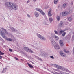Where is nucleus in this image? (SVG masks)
Returning <instances> with one entry per match:
<instances>
[{"instance_id":"1","label":"nucleus","mask_w":74,"mask_h":74,"mask_svg":"<svg viewBox=\"0 0 74 74\" xmlns=\"http://www.w3.org/2000/svg\"><path fill=\"white\" fill-rule=\"evenodd\" d=\"M5 5L7 7H10L11 10H17L18 9L17 5L11 2H7L5 3Z\"/></svg>"},{"instance_id":"2","label":"nucleus","mask_w":74,"mask_h":74,"mask_svg":"<svg viewBox=\"0 0 74 74\" xmlns=\"http://www.w3.org/2000/svg\"><path fill=\"white\" fill-rule=\"evenodd\" d=\"M1 29H2V31L0 29V33H1V34L3 38L6 40V39H7V37L5 36H4V35H5L6 34H8V32H7L6 29H5L3 28H1Z\"/></svg>"},{"instance_id":"3","label":"nucleus","mask_w":74,"mask_h":74,"mask_svg":"<svg viewBox=\"0 0 74 74\" xmlns=\"http://www.w3.org/2000/svg\"><path fill=\"white\" fill-rule=\"evenodd\" d=\"M69 13L70 12H63L62 13V15L63 16H66V15H68V14H69Z\"/></svg>"},{"instance_id":"4","label":"nucleus","mask_w":74,"mask_h":74,"mask_svg":"<svg viewBox=\"0 0 74 74\" xmlns=\"http://www.w3.org/2000/svg\"><path fill=\"white\" fill-rule=\"evenodd\" d=\"M24 49L26 51V52H31V53H33V51L32 50H31L30 49H29V48L27 47H24Z\"/></svg>"},{"instance_id":"5","label":"nucleus","mask_w":74,"mask_h":74,"mask_svg":"<svg viewBox=\"0 0 74 74\" xmlns=\"http://www.w3.org/2000/svg\"><path fill=\"white\" fill-rule=\"evenodd\" d=\"M35 10L36 11H39V12H40V13H41V14H42V15H45V13L43 12V11H42V10H41L37 8Z\"/></svg>"},{"instance_id":"6","label":"nucleus","mask_w":74,"mask_h":74,"mask_svg":"<svg viewBox=\"0 0 74 74\" xmlns=\"http://www.w3.org/2000/svg\"><path fill=\"white\" fill-rule=\"evenodd\" d=\"M54 46L55 47L56 49H60V48L59 47V46L56 43H55L54 44Z\"/></svg>"},{"instance_id":"7","label":"nucleus","mask_w":74,"mask_h":74,"mask_svg":"<svg viewBox=\"0 0 74 74\" xmlns=\"http://www.w3.org/2000/svg\"><path fill=\"white\" fill-rule=\"evenodd\" d=\"M38 37L39 38H40V39H41L42 40H45L44 38L43 37L41 36L40 35H39Z\"/></svg>"},{"instance_id":"8","label":"nucleus","mask_w":74,"mask_h":74,"mask_svg":"<svg viewBox=\"0 0 74 74\" xmlns=\"http://www.w3.org/2000/svg\"><path fill=\"white\" fill-rule=\"evenodd\" d=\"M59 42L61 46V47H63V42L62 40H60Z\"/></svg>"},{"instance_id":"9","label":"nucleus","mask_w":74,"mask_h":74,"mask_svg":"<svg viewBox=\"0 0 74 74\" xmlns=\"http://www.w3.org/2000/svg\"><path fill=\"white\" fill-rule=\"evenodd\" d=\"M60 54L61 56H64V57H66V55L64 53H63L62 52H60Z\"/></svg>"},{"instance_id":"10","label":"nucleus","mask_w":74,"mask_h":74,"mask_svg":"<svg viewBox=\"0 0 74 74\" xmlns=\"http://www.w3.org/2000/svg\"><path fill=\"white\" fill-rule=\"evenodd\" d=\"M51 10H49L48 15L49 16H52V15L51 14Z\"/></svg>"},{"instance_id":"11","label":"nucleus","mask_w":74,"mask_h":74,"mask_svg":"<svg viewBox=\"0 0 74 74\" xmlns=\"http://www.w3.org/2000/svg\"><path fill=\"white\" fill-rule=\"evenodd\" d=\"M27 64L30 68H33V66L32 65H31V64H30L28 63Z\"/></svg>"},{"instance_id":"12","label":"nucleus","mask_w":74,"mask_h":74,"mask_svg":"<svg viewBox=\"0 0 74 74\" xmlns=\"http://www.w3.org/2000/svg\"><path fill=\"white\" fill-rule=\"evenodd\" d=\"M44 53H45L44 52H42L41 53V55L42 56H45V54Z\"/></svg>"},{"instance_id":"13","label":"nucleus","mask_w":74,"mask_h":74,"mask_svg":"<svg viewBox=\"0 0 74 74\" xmlns=\"http://www.w3.org/2000/svg\"><path fill=\"white\" fill-rule=\"evenodd\" d=\"M35 15L36 17H38V16H39V14L38 13H35Z\"/></svg>"},{"instance_id":"14","label":"nucleus","mask_w":74,"mask_h":74,"mask_svg":"<svg viewBox=\"0 0 74 74\" xmlns=\"http://www.w3.org/2000/svg\"><path fill=\"white\" fill-rule=\"evenodd\" d=\"M67 4L64 3L63 5V7L65 8V7H67Z\"/></svg>"},{"instance_id":"15","label":"nucleus","mask_w":74,"mask_h":74,"mask_svg":"<svg viewBox=\"0 0 74 74\" xmlns=\"http://www.w3.org/2000/svg\"><path fill=\"white\" fill-rule=\"evenodd\" d=\"M58 2V0H55L54 1V3L55 4H57Z\"/></svg>"},{"instance_id":"16","label":"nucleus","mask_w":74,"mask_h":74,"mask_svg":"<svg viewBox=\"0 0 74 74\" xmlns=\"http://www.w3.org/2000/svg\"><path fill=\"white\" fill-rule=\"evenodd\" d=\"M6 40L8 41H12V39L11 38H7L6 39Z\"/></svg>"},{"instance_id":"17","label":"nucleus","mask_w":74,"mask_h":74,"mask_svg":"<svg viewBox=\"0 0 74 74\" xmlns=\"http://www.w3.org/2000/svg\"><path fill=\"white\" fill-rule=\"evenodd\" d=\"M57 21H59V20H60V17L58 16H57Z\"/></svg>"},{"instance_id":"18","label":"nucleus","mask_w":74,"mask_h":74,"mask_svg":"<svg viewBox=\"0 0 74 74\" xmlns=\"http://www.w3.org/2000/svg\"><path fill=\"white\" fill-rule=\"evenodd\" d=\"M62 26H63V23L61 21V23L60 24V27H61Z\"/></svg>"},{"instance_id":"19","label":"nucleus","mask_w":74,"mask_h":74,"mask_svg":"<svg viewBox=\"0 0 74 74\" xmlns=\"http://www.w3.org/2000/svg\"><path fill=\"white\" fill-rule=\"evenodd\" d=\"M64 32V31L61 30L60 31L59 33H60V34H62V33H63V32Z\"/></svg>"},{"instance_id":"20","label":"nucleus","mask_w":74,"mask_h":74,"mask_svg":"<svg viewBox=\"0 0 74 74\" xmlns=\"http://www.w3.org/2000/svg\"><path fill=\"white\" fill-rule=\"evenodd\" d=\"M4 53H3L1 51H0V55H4Z\"/></svg>"},{"instance_id":"21","label":"nucleus","mask_w":74,"mask_h":74,"mask_svg":"<svg viewBox=\"0 0 74 74\" xmlns=\"http://www.w3.org/2000/svg\"><path fill=\"white\" fill-rule=\"evenodd\" d=\"M66 32H64V33H63L62 34V36L63 37H64V36H65V34H66Z\"/></svg>"},{"instance_id":"22","label":"nucleus","mask_w":74,"mask_h":74,"mask_svg":"<svg viewBox=\"0 0 74 74\" xmlns=\"http://www.w3.org/2000/svg\"><path fill=\"white\" fill-rule=\"evenodd\" d=\"M68 20L69 21H71L72 20V18L71 17H69L68 18Z\"/></svg>"},{"instance_id":"23","label":"nucleus","mask_w":74,"mask_h":74,"mask_svg":"<svg viewBox=\"0 0 74 74\" xmlns=\"http://www.w3.org/2000/svg\"><path fill=\"white\" fill-rule=\"evenodd\" d=\"M53 66H54V67H57L58 66L55 64H53Z\"/></svg>"},{"instance_id":"24","label":"nucleus","mask_w":74,"mask_h":74,"mask_svg":"<svg viewBox=\"0 0 74 74\" xmlns=\"http://www.w3.org/2000/svg\"><path fill=\"white\" fill-rule=\"evenodd\" d=\"M55 38L56 40H58V39H59V38L56 36H55Z\"/></svg>"},{"instance_id":"25","label":"nucleus","mask_w":74,"mask_h":74,"mask_svg":"<svg viewBox=\"0 0 74 74\" xmlns=\"http://www.w3.org/2000/svg\"><path fill=\"white\" fill-rule=\"evenodd\" d=\"M58 69H62V67L58 66Z\"/></svg>"},{"instance_id":"26","label":"nucleus","mask_w":74,"mask_h":74,"mask_svg":"<svg viewBox=\"0 0 74 74\" xmlns=\"http://www.w3.org/2000/svg\"><path fill=\"white\" fill-rule=\"evenodd\" d=\"M9 50L10 52H12V50L11 49H9Z\"/></svg>"},{"instance_id":"27","label":"nucleus","mask_w":74,"mask_h":74,"mask_svg":"<svg viewBox=\"0 0 74 74\" xmlns=\"http://www.w3.org/2000/svg\"><path fill=\"white\" fill-rule=\"evenodd\" d=\"M11 29L13 32H14V31H15V29H14V28H12Z\"/></svg>"},{"instance_id":"28","label":"nucleus","mask_w":74,"mask_h":74,"mask_svg":"<svg viewBox=\"0 0 74 74\" xmlns=\"http://www.w3.org/2000/svg\"><path fill=\"white\" fill-rule=\"evenodd\" d=\"M64 52H66V53H67L68 52H69V51H67L65 49L64 50Z\"/></svg>"},{"instance_id":"29","label":"nucleus","mask_w":74,"mask_h":74,"mask_svg":"<svg viewBox=\"0 0 74 74\" xmlns=\"http://www.w3.org/2000/svg\"><path fill=\"white\" fill-rule=\"evenodd\" d=\"M53 20L52 19V18H49V21H50V22H52V21Z\"/></svg>"},{"instance_id":"30","label":"nucleus","mask_w":74,"mask_h":74,"mask_svg":"<svg viewBox=\"0 0 74 74\" xmlns=\"http://www.w3.org/2000/svg\"><path fill=\"white\" fill-rule=\"evenodd\" d=\"M54 32H55V34H58V32H57V31H56V30H55L54 31Z\"/></svg>"},{"instance_id":"31","label":"nucleus","mask_w":74,"mask_h":74,"mask_svg":"<svg viewBox=\"0 0 74 74\" xmlns=\"http://www.w3.org/2000/svg\"><path fill=\"white\" fill-rule=\"evenodd\" d=\"M14 59L16 60H18V59L16 57H14Z\"/></svg>"},{"instance_id":"32","label":"nucleus","mask_w":74,"mask_h":74,"mask_svg":"<svg viewBox=\"0 0 74 74\" xmlns=\"http://www.w3.org/2000/svg\"><path fill=\"white\" fill-rule=\"evenodd\" d=\"M50 58H52V59H54V58L53 57V56H50Z\"/></svg>"},{"instance_id":"33","label":"nucleus","mask_w":74,"mask_h":74,"mask_svg":"<svg viewBox=\"0 0 74 74\" xmlns=\"http://www.w3.org/2000/svg\"><path fill=\"white\" fill-rule=\"evenodd\" d=\"M3 58V57L2 56H0V59H2Z\"/></svg>"},{"instance_id":"34","label":"nucleus","mask_w":74,"mask_h":74,"mask_svg":"<svg viewBox=\"0 0 74 74\" xmlns=\"http://www.w3.org/2000/svg\"><path fill=\"white\" fill-rule=\"evenodd\" d=\"M71 5H73V2H72L71 3Z\"/></svg>"},{"instance_id":"35","label":"nucleus","mask_w":74,"mask_h":74,"mask_svg":"<svg viewBox=\"0 0 74 74\" xmlns=\"http://www.w3.org/2000/svg\"><path fill=\"white\" fill-rule=\"evenodd\" d=\"M27 15L28 17H29V18H30V15H29L28 14H27Z\"/></svg>"},{"instance_id":"36","label":"nucleus","mask_w":74,"mask_h":74,"mask_svg":"<svg viewBox=\"0 0 74 74\" xmlns=\"http://www.w3.org/2000/svg\"><path fill=\"white\" fill-rule=\"evenodd\" d=\"M5 71H4V70H3L2 72V73H4V72H5Z\"/></svg>"},{"instance_id":"37","label":"nucleus","mask_w":74,"mask_h":74,"mask_svg":"<svg viewBox=\"0 0 74 74\" xmlns=\"http://www.w3.org/2000/svg\"><path fill=\"white\" fill-rule=\"evenodd\" d=\"M73 53H74V48L73 49Z\"/></svg>"},{"instance_id":"38","label":"nucleus","mask_w":74,"mask_h":74,"mask_svg":"<svg viewBox=\"0 0 74 74\" xmlns=\"http://www.w3.org/2000/svg\"><path fill=\"white\" fill-rule=\"evenodd\" d=\"M38 60H40V59H41L40 58H38Z\"/></svg>"},{"instance_id":"39","label":"nucleus","mask_w":74,"mask_h":74,"mask_svg":"<svg viewBox=\"0 0 74 74\" xmlns=\"http://www.w3.org/2000/svg\"><path fill=\"white\" fill-rule=\"evenodd\" d=\"M40 60L41 61H42V59H40Z\"/></svg>"},{"instance_id":"40","label":"nucleus","mask_w":74,"mask_h":74,"mask_svg":"<svg viewBox=\"0 0 74 74\" xmlns=\"http://www.w3.org/2000/svg\"><path fill=\"white\" fill-rule=\"evenodd\" d=\"M33 1H36V0H33Z\"/></svg>"},{"instance_id":"41","label":"nucleus","mask_w":74,"mask_h":74,"mask_svg":"<svg viewBox=\"0 0 74 74\" xmlns=\"http://www.w3.org/2000/svg\"><path fill=\"white\" fill-rule=\"evenodd\" d=\"M4 1H5V0H2Z\"/></svg>"},{"instance_id":"42","label":"nucleus","mask_w":74,"mask_h":74,"mask_svg":"<svg viewBox=\"0 0 74 74\" xmlns=\"http://www.w3.org/2000/svg\"><path fill=\"white\" fill-rule=\"evenodd\" d=\"M29 1H27V3H29Z\"/></svg>"},{"instance_id":"43","label":"nucleus","mask_w":74,"mask_h":74,"mask_svg":"<svg viewBox=\"0 0 74 74\" xmlns=\"http://www.w3.org/2000/svg\"><path fill=\"white\" fill-rule=\"evenodd\" d=\"M73 37H74V36H73Z\"/></svg>"}]
</instances>
